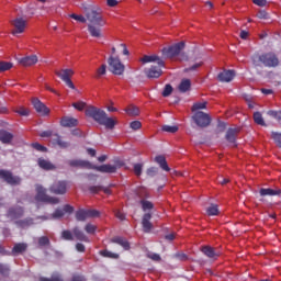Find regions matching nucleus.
Segmentation results:
<instances>
[{
	"instance_id": "1",
	"label": "nucleus",
	"mask_w": 281,
	"mask_h": 281,
	"mask_svg": "<svg viewBox=\"0 0 281 281\" xmlns=\"http://www.w3.org/2000/svg\"><path fill=\"white\" fill-rule=\"evenodd\" d=\"M86 20L88 21V32L92 38H102V27L106 25V21L102 16V9L100 7L92 8L86 12Z\"/></svg>"
},
{
	"instance_id": "2",
	"label": "nucleus",
	"mask_w": 281,
	"mask_h": 281,
	"mask_svg": "<svg viewBox=\"0 0 281 281\" xmlns=\"http://www.w3.org/2000/svg\"><path fill=\"white\" fill-rule=\"evenodd\" d=\"M86 115L87 117H91L97 122V124H100L101 126H105V128L113 130L115 128V124H117V121L113 117H109V114L102 109L95 108V106H88L86 109Z\"/></svg>"
},
{
	"instance_id": "3",
	"label": "nucleus",
	"mask_w": 281,
	"mask_h": 281,
	"mask_svg": "<svg viewBox=\"0 0 281 281\" xmlns=\"http://www.w3.org/2000/svg\"><path fill=\"white\" fill-rule=\"evenodd\" d=\"M35 190H36V195H35L36 201H40L41 203H49L50 205H58V203H60V199L48 195L47 189H45L43 186L36 184Z\"/></svg>"
},
{
	"instance_id": "4",
	"label": "nucleus",
	"mask_w": 281,
	"mask_h": 281,
	"mask_svg": "<svg viewBox=\"0 0 281 281\" xmlns=\"http://www.w3.org/2000/svg\"><path fill=\"white\" fill-rule=\"evenodd\" d=\"M254 65H265V67H278L279 60L273 54L255 55L252 57Z\"/></svg>"
},
{
	"instance_id": "5",
	"label": "nucleus",
	"mask_w": 281,
	"mask_h": 281,
	"mask_svg": "<svg viewBox=\"0 0 281 281\" xmlns=\"http://www.w3.org/2000/svg\"><path fill=\"white\" fill-rule=\"evenodd\" d=\"M183 49H186V42H180L170 47L162 48L161 54L164 58H175L176 56H179Z\"/></svg>"
},
{
	"instance_id": "6",
	"label": "nucleus",
	"mask_w": 281,
	"mask_h": 281,
	"mask_svg": "<svg viewBox=\"0 0 281 281\" xmlns=\"http://www.w3.org/2000/svg\"><path fill=\"white\" fill-rule=\"evenodd\" d=\"M74 206L66 204L61 209H57L52 215L49 216H38L36 217V221H49V218H53L54 221H58V218H63L65 214H72Z\"/></svg>"
},
{
	"instance_id": "7",
	"label": "nucleus",
	"mask_w": 281,
	"mask_h": 281,
	"mask_svg": "<svg viewBox=\"0 0 281 281\" xmlns=\"http://www.w3.org/2000/svg\"><path fill=\"white\" fill-rule=\"evenodd\" d=\"M193 122L196 124V126H200V128H207L210 124H212V117L210 114L203 112V111H198L192 115Z\"/></svg>"
},
{
	"instance_id": "8",
	"label": "nucleus",
	"mask_w": 281,
	"mask_h": 281,
	"mask_svg": "<svg viewBox=\"0 0 281 281\" xmlns=\"http://www.w3.org/2000/svg\"><path fill=\"white\" fill-rule=\"evenodd\" d=\"M108 65L109 71H111V74H114V76H122V74H124L125 67L120 58L110 56L108 58Z\"/></svg>"
},
{
	"instance_id": "9",
	"label": "nucleus",
	"mask_w": 281,
	"mask_h": 281,
	"mask_svg": "<svg viewBox=\"0 0 281 281\" xmlns=\"http://www.w3.org/2000/svg\"><path fill=\"white\" fill-rule=\"evenodd\" d=\"M10 23L14 27V30L11 32L13 36H15V34H23L27 27V20L21 15H18L15 19L11 20Z\"/></svg>"
},
{
	"instance_id": "10",
	"label": "nucleus",
	"mask_w": 281,
	"mask_h": 281,
	"mask_svg": "<svg viewBox=\"0 0 281 281\" xmlns=\"http://www.w3.org/2000/svg\"><path fill=\"white\" fill-rule=\"evenodd\" d=\"M98 216H100V211H98V210H85V209H81V210L76 212L77 221H80L82 223L85 221H87L88 218H98Z\"/></svg>"
},
{
	"instance_id": "11",
	"label": "nucleus",
	"mask_w": 281,
	"mask_h": 281,
	"mask_svg": "<svg viewBox=\"0 0 281 281\" xmlns=\"http://www.w3.org/2000/svg\"><path fill=\"white\" fill-rule=\"evenodd\" d=\"M0 179H4L9 186H21V178L13 176L10 171L0 170Z\"/></svg>"
},
{
	"instance_id": "12",
	"label": "nucleus",
	"mask_w": 281,
	"mask_h": 281,
	"mask_svg": "<svg viewBox=\"0 0 281 281\" xmlns=\"http://www.w3.org/2000/svg\"><path fill=\"white\" fill-rule=\"evenodd\" d=\"M49 192H52V194H66L67 193V182H65V181H55L49 187Z\"/></svg>"
},
{
	"instance_id": "13",
	"label": "nucleus",
	"mask_w": 281,
	"mask_h": 281,
	"mask_svg": "<svg viewBox=\"0 0 281 281\" xmlns=\"http://www.w3.org/2000/svg\"><path fill=\"white\" fill-rule=\"evenodd\" d=\"M201 251L204 254V256H206V258H210V260H217L221 256V251L212 246H203Z\"/></svg>"
},
{
	"instance_id": "14",
	"label": "nucleus",
	"mask_w": 281,
	"mask_h": 281,
	"mask_svg": "<svg viewBox=\"0 0 281 281\" xmlns=\"http://www.w3.org/2000/svg\"><path fill=\"white\" fill-rule=\"evenodd\" d=\"M236 78V71L234 70H223L217 75V80L220 82H232Z\"/></svg>"
},
{
	"instance_id": "15",
	"label": "nucleus",
	"mask_w": 281,
	"mask_h": 281,
	"mask_svg": "<svg viewBox=\"0 0 281 281\" xmlns=\"http://www.w3.org/2000/svg\"><path fill=\"white\" fill-rule=\"evenodd\" d=\"M92 170H97L98 172H105L108 175H113L117 172V166L115 165H102V166H93Z\"/></svg>"
},
{
	"instance_id": "16",
	"label": "nucleus",
	"mask_w": 281,
	"mask_h": 281,
	"mask_svg": "<svg viewBox=\"0 0 281 281\" xmlns=\"http://www.w3.org/2000/svg\"><path fill=\"white\" fill-rule=\"evenodd\" d=\"M18 63L23 67H32V65H36V63H38V56L36 55L25 56L23 58L18 59Z\"/></svg>"
},
{
	"instance_id": "17",
	"label": "nucleus",
	"mask_w": 281,
	"mask_h": 281,
	"mask_svg": "<svg viewBox=\"0 0 281 281\" xmlns=\"http://www.w3.org/2000/svg\"><path fill=\"white\" fill-rule=\"evenodd\" d=\"M236 135H238V128L227 130L225 139L228 143V146H236Z\"/></svg>"
},
{
	"instance_id": "18",
	"label": "nucleus",
	"mask_w": 281,
	"mask_h": 281,
	"mask_svg": "<svg viewBox=\"0 0 281 281\" xmlns=\"http://www.w3.org/2000/svg\"><path fill=\"white\" fill-rule=\"evenodd\" d=\"M32 104H33L35 111L37 113H40L41 115H48L49 114V110L43 104V102H41V100L33 99Z\"/></svg>"
},
{
	"instance_id": "19",
	"label": "nucleus",
	"mask_w": 281,
	"mask_h": 281,
	"mask_svg": "<svg viewBox=\"0 0 281 281\" xmlns=\"http://www.w3.org/2000/svg\"><path fill=\"white\" fill-rule=\"evenodd\" d=\"M143 63H157L158 67H165V61L157 55H145L142 59Z\"/></svg>"
},
{
	"instance_id": "20",
	"label": "nucleus",
	"mask_w": 281,
	"mask_h": 281,
	"mask_svg": "<svg viewBox=\"0 0 281 281\" xmlns=\"http://www.w3.org/2000/svg\"><path fill=\"white\" fill-rule=\"evenodd\" d=\"M150 218H153V215L150 213H145L143 215L142 225H143V231L146 234H148V232L153 229V223H150Z\"/></svg>"
},
{
	"instance_id": "21",
	"label": "nucleus",
	"mask_w": 281,
	"mask_h": 281,
	"mask_svg": "<svg viewBox=\"0 0 281 281\" xmlns=\"http://www.w3.org/2000/svg\"><path fill=\"white\" fill-rule=\"evenodd\" d=\"M162 67L151 66L149 69L145 70L147 78H159L164 71H161Z\"/></svg>"
},
{
	"instance_id": "22",
	"label": "nucleus",
	"mask_w": 281,
	"mask_h": 281,
	"mask_svg": "<svg viewBox=\"0 0 281 281\" xmlns=\"http://www.w3.org/2000/svg\"><path fill=\"white\" fill-rule=\"evenodd\" d=\"M69 166H72V168H88L89 170H93V165L87 160H70Z\"/></svg>"
},
{
	"instance_id": "23",
	"label": "nucleus",
	"mask_w": 281,
	"mask_h": 281,
	"mask_svg": "<svg viewBox=\"0 0 281 281\" xmlns=\"http://www.w3.org/2000/svg\"><path fill=\"white\" fill-rule=\"evenodd\" d=\"M37 165L40 168H42V170H56V165L52 164L49 159L38 158Z\"/></svg>"
},
{
	"instance_id": "24",
	"label": "nucleus",
	"mask_w": 281,
	"mask_h": 281,
	"mask_svg": "<svg viewBox=\"0 0 281 281\" xmlns=\"http://www.w3.org/2000/svg\"><path fill=\"white\" fill-rule=\"evenodd\" d=\"M60 125L65 128H71L74 126H78V119L64 116L60 121Z\"/></svg>"
},
{
	"instance_id": "25",
	"label": "nucleus",
	"mask_w": 281,
	"mask_h": 281,
	"mask_svg": "<svg viewBox=\"0 0 281 281\" xmlns=\"http://www.w3.org/2000/svg\"><path fill=\"white\" fill-rule=\"evenodd\" d=\"M14 135L5 130H0V142L2 144H12Z\"/></svg>"
},
{
	"instance_id": "26",
	"label": "nucleus",
	"mask_w": 281,
	"mask_h": 281,
	"mask_svg": "<svg viewBox=\"0 0 281 281\" xmlns=\"http://www.w3.org/2000/svg\"><path fill=\"white\" fill-rule=\"evenodd\" d=\"M56 76L65 82L66 80L71 79V76H74V70L72 69H61L60 71L56 70L55 71Z\"/></svg>"
},
{
	"instance_id": "27",
	"label": "nucleus",
	"mask_w": 281,
	"mask_h": 281,
	"mask_svg": "<svg viewBox=\"0 0 281 281\" xmlns=\"http://www.w3.org/2000/svg\"><path fill=\"white\" fill-rule=\"evenodd\" d=\"M191 88L192 81H190V79H182L178 86V91H180V93H188V91H190Z\"/></svg>"
},
{
	"instance_id": "28",
	"label": "nucleus",
	"mask_w": 281,
	"mask_h": 281,
	"mask_svg": "<svg viewBox=\"0 0 281 281\" xmlns=\"http://www.w3.org/2000/svg\"><path fill=\"white\" fill-rule=\"evenodd\" d=\"M154 161L156 164H158V166H160V168L162 170H165V172H170V167H168V162L166 161V157L165 156H161V155L156 156Z\"/></svg>"
},
{
	"instance_id": "29",
	"label": "nucleus",
	"mask_w": 281,
	"mask_h": 281,
	"mask_svg": "<svg viewBox=\"0 0 281 281\" xmlns=\"http://www.w3.org/2000/svg\"><path fill=\"white\" fill-rule=\"evenodd\" d=\"M9 218H21L23 216V209L21 206L11 207L8 212Z\"/></svg>"
},
{
	"instance_id": "30",
	"label": "nucleus",
	"mask_w": 281,
	"mask_h": 281,
	"mask_svg": "<svg viewBox=\"0 0 281 281\" xmlns=\"http://www.w3.org/2000/svg\"><path fill=\"white\" fill-rule=\"evenodd\" d=\"M112 243H115L116 245H120L125 250L131 249V245L128 244V241L126 239L122 238V237L112 238Z\"/></svg>"
},
{
	"instance_id": "31",
	"label": "nucleus",
	"mask_w": 281,
	"mask_h": 281,
	"mask_svg": "<svg viewBox=\"0 0 281 281\" xmlns=\"http://www.w3.org/2000/svg\"><path fill=\"white\" fill-rule=\"evenodd\" d=\"M18 227H22V229H27V227H32L34 225V220L33 218H25L15 222Z\"/></svg>"
},
{
	"instance_id": "32",
	"label": "nucleus",
	"mask_w": 281,
	"mask_h": 281,
	"mask_svg": "<svg viewBox=\"0 0 281 281\" xmlns=\"http://www.w3.org/2000/svg\"><path fill=\"white\" fill-rule=\"evenodd\" d=\"M72 234H74L75 238H77V240H82L83 243H87V240H88L87 235H85V233L82 231H80V228L75 227L72 229Z\"/></svg>"
},
{
	"instance_id": "33",
	"label": "nucleus",
	"mask_w": 281,
	"mask_h": 281,
	"mask_svg": "<svg viewBox=\"0 0 281 281\" xmlns=\"http://www.w3.org/2000/svg\"><path fill=\"white\" fill-rule=\"evenodd\" d=\"M27 250V244L25 243H20V244H15L13 249H12V254L16 255V254H23V251Z\"/></svg>"
},
{
	"instance_id": "34",
	"label": "nucleus",
	"mask_w": 281,
	"mask_h": 281,
	"mask_svg": "<svg viewBox=\"0 0 281 281\" xmlns=\"http://www.w3.org/2000/svg\"><path fill=\"white\" fill-rule=\"evenodd\" d=\"M125 113H127L130 117H137V115H139V108L135 105H130L128 108L125 109Z\"/></svg>"
},
{
	"instance_id": "35",
	"label": "nucleus",
	"mask_w": 281,
	"mask_h": 281,
	"mask_svg": "<svg viewBox=\"0 0 281 281\" xmlns=\"http://www.w3.org/2000/svg\"><path fill=\"white\" fill-rule=\"evenodd\" d=\"M206 214L209 216H218V205L216 204H211L207 209H206Z\"/></svg>"
},
{
	"instance_id": "36",
	"label": "nucleus",
	"mask_w": 281,
	"mask_h": 281,
	"mask_svg": "<svg viewBox=\"0 0 281 281\" xmlns=\"http://www.w3.org/2000/svg\"><path fill=\"white\" fill-rule=\"evenodd\" d=\"M53 142L57 144L59 148H69V143L63 140V138L58 135L55 136Z\"/></svg>"
},
{
	"instance_id": "37",
	"label": "nucleus",
	"mask_w": 281,
	"mask_h": 281,
	"mask_svg": "<svg viewBox=\"0 0 281 281\" xmlns=\"http://www.w3.org/2000/svg\"><path fill=\"white\" fill-rule=\"evenodd\" d=\"M260 194L261 196H276L277 194L280 193L273 189H261Z\"/></svg>"
},
{
	"instance_id": "38",
	"label": "nucleus",
	"mask_w": 281,
	"mask_h": 281,
	"mask_svg": "<svg viewBox=\"0 0 281 281\" xmlns=\"http://www.w3.org/2000/svg\"><path fill=\"white\" fill-rule=\"evenodd\" d=\"M12 67H14V64L10 63V61H0V71H10V69H12Z\"/></svg>"
},
{
	"instance_id": "39",
	"label": "nucleus",
	"mask_w": 281,
	"mask_h": 281,
	"mask_svg": "<svg viewBox=\"0 0 281 281\" xmlns=\"http://www.w3.org/2000/svg\"><path fill=\"white\" fill-rule=\"evenodd\" d=\"M203 109H207V102H196L192 105L191 111H201Z\"/></svg>"
},
{
	"instance_id": "40",
	"label": "nucleus",
	"mask_w": 281,
	"mask_h": 281,
	"mask_svg": "<svg viewBox=\"0 0 281 281\" xmlns=\"http://www.w3.org/2000/svg\"><path fill=\"white\" fill-rule=\"evenodd\" d=\"M140 205H142L143 212H148V210H153L154 207L153 202L147 200H142Z\"/></svg>"
},
{
	"instance_id": "41",
	"label": "nucleus",
	"mask_w": 281,
	"mask_h": 281,
	"mask_svg": "<svg viewBox=\"0 0 281 281\" xmlns=\"http://www.w3.org/2000/svg\"><path fill=\"white\" fill-rule=\"evenodd\" d=\"M271 138L277 144V146H279V148H281V133L272 132L271 133Z\"/></svg>"
},
{
	"instance_id": "42",
	"label": "nucleus",
	"mask_w": 281,
	"mask_h": 281,
	"mask_svg": "<svg viewBox=\"0 0 281 281\" xmlns=\"http://www.w3.org/2000/svg\"><path fill=\"white\" fill-rule=\"evenodd\" d=\"M254 120L256 124H259L260 126H265V119H262V114H260V112H256L254 114Z\"/></svg>"
},
{
	"instance_id": "43",
	"label": "nucleus",
	"mask_w": 281,
	"mask_h": 281,
	"mask_svg": "<svg viewBox=\"0 0 281 281\" xmlns=\"http://www.w3.org/2000/svg\"><path fill=\"white\" fill-rule=\"evenodd\" d=\"M162 131H165V133H177V131H179V127L176 125H164Z\"/></svg>"
},
{
	"instance_id": "44",
	"label": "nucleus",
	"mask_w": 281,
	"mask_h": 281,
	"mask_svg": "<svg viewBox=\"0 0 281 281\" xmlns=\"http://www.w3.org/2000/svg\"><path fill=\"white\" fill-rule=\"evenodd\" d=\"M147 258H149L150 260H154V262L161 261V256H159V254H156V252H147Z\"/></svg>"
},
{
	"instance_id": "45",
	"label": "nucleus",
	"mask_w": 281,
	"mask_h": 281,
	"mask_svg": "<svg viewBox=\"0 0 281 281\" xmlns=\"http://www.w3.org/2000/svg\"><path fill=\"white\" fill-rule=\"evenodd\" d=\"M69 16H70V19H74L75 21H78L79 23H87V18H85L83 15H78L76 13H72Z\"/></svg>"
},
{
	"instance_id": "46",
	"label": "nucleus",
	"mask_w": 281,
	"mask_h": 281,
	"mask_svg": "<svg viewBox=\"0 0 281 281\" xmlns=\"http://www.w3.org/2000/svg\"><path fill=\"white\" fill-rule=\"evenodd\" d=\"M101 255H103L104 258H114V259L120 258V255H117L115 252H111L109 250L101 251Z\"/></svg>"
},
{
	"instance_id": "47",
	"label": "nucleus",
	"mask_w": 281,
	"mask_h": 281,
	"mask_svg": "<svg viewBox=\"0 0 281 281\" xmlns=\"http://www.w3.org/2000/svg\"><path fill=\"white\" fill-rule=\"evenodd\" d=\"M40 281H63V277H60V274H58V273H55L52 276L50 279L41 278Z\"/></svg>"
},
{
	"instance_id": "48",
	"label": "nucleus",
	"mask_w": 281,
	"mask_h": 281,
	"mask_svg": "<svg viewBox=\"0 0 281 281\" xmlns=\"http://www.w3.org/2000/svg\"><path fill=\"white\" fill-rule=\"evenodd\" d=\"M100 76H106V65H101L100 68L97 69V78H100Z\"/></svg>"
},
{
	"instance_id": "49",
	"label": "nucleus",
	"mask_w": 281,
	"mask_h": 281,
	"mask_svg": "<svg viewBox=\"0 0 281 281\" xmlns=\"http://www.w3.org/2000/svg\"><path fill=\"white\" fill-rule=\"evenodd\" d=\"M159 172V169L157 167H150L147 169L146 173L147 177H156V175Z\"/></svg>"
},
{
	"instance_id": "50",
	"label": "nucleus",
	"mask_w": 281,
	"mask_h": 281,
	"mask_svg": "<svg viewBox=\"0 0 281 281\" xmlns=\"http://www.w3.org/2000/svg\"><path fill=\"white\" fill-rule=\"evenodd\" d=\"M74 109H77V111H85V106H87L86 102L79 101L76 103H72Z\"/></svg>"
},
{
	"instance_id": "51",
	"label": "nucleus",
	"mask_w": 281,
	"mask_h": 281,
	"mask_svg": "<svg viewBox=\"0 0 281 281\" xmlns=\"http://www.w3.org/2000/svg\"><path fill=\"white\" fill-rule=\"evenodd\" d=\"M61 238L64 240H74V235L69 231L61 232Z\"/></svg>"
},
{
	"instance_id": "52",
	"label": "nucleus",
	"mask_w": 281,
	"mask_h": 281,
	"mask_svg": "<svg viewBox=\"0 0 281 281\" xmlns=\"http://www.w3.org/2000/svg\"><path fill=\"white\" fill-rule=\"evenodd\" d=\"M130 127L132 128V131H139V128H142V122L139 121H133L130 124Z\"/></svg>"
},
{
	"instance_id": "53",
	"label": "nucleus",
	"mask_w": 281,
	"mask_h": 281,
	"mask_svg": "<svg viewBox=\"0 0 281 281\" xmlns=\"http://www.w3.org/2000/svg\"><path fill=\"white\" fill-rule=\"evenodd\" d=\"M143 168H144V165H142V164L134 165V172L137 177H139L142 175Z\"/></svg>"
},
{
	"instance_id": "54",
	"label": "nucleus",
	"mask_w": 281,
	"mask_h": 281,
	"mask_svg": "<svg viewBox=\"0 0 281 281\" xmlns=\"http://www.w3.org/2000/svg\"><path fill=\"white\" fill-rule=\"evenodd\" d=\"M170 93H172V86L166 85V87L162 91L164 98H168V95H170Z\"/></svg>"
},
{
	"instance_id": "55",
	"label": "nucleus",
	"mask_w": 281,
	"mask_h": 281,
	"mask_svg": "<svg viewBox=\"0 0 281 281\" xmlns=\"http://www.w3.org/2000/svg\"><path fill=\"white\" fill-rule=\"evenodd\" d=\"M38 245H40L41 247H45L46 245H49V238H48V237H45V236L40 237V238H38Z\"/></svg>"
},
{
	"instance_id": "56",
	"label": "nucleus",
	"mask_w": 281,
	"mask_h": 281,
	"mask_svg": "<svg viewBox=\"0 0 281 281\" xmlns=\"http://www.w3.org/2000/svg\"><path fill=\"white\" fill-rule=\"evenodd\" d=\"M268 115L274 117V120H281V111H268Z\"/></svg>"
},
{
	"instance_id": "57",
	"label": "nucleus",
	"mask_w": 281,
	"mask_h": 281,
	"mask_svg": "<svg viewBox=\"0 0 281 281\" xmlns=\"http://www.w3.org/2000/svg\"><path fill=\"white\" fill-rule=\"evenodd\" d=\"M87 234H95V225L87 224L85 227Z\"/></svg>"
},
{
	"instance_id": "58",
	"label": "nucleus",
	"mask_w": 281,
	"mask_h": 281,
	"mask_svg": "<svg viewBox=\"0 0 281 281\" xmlns=\"http://www.w3.org/2000/svg\"><path fill=\"white\" fill-rule=\"evenodd\" d=\"M16 113H19V115L27 116L30 115V110L27 108H20L16 110Z\"/></svg>"
},
{
	"instance_id": "59",
	"label": "nucleus",
	"mask_w": 281,
	"mask_h": 281,
	"mask_svg": "<svg viewBox=\"0 0 281 281\" xmlns=\"http://www.w3.org/2000/svg\"><path fill=\"white\" fill-rule=\"evenodd\" d=\"M114 214L116 216V218H119V221H125L126 220V215L122 212H120V210H115Z\"/></svg>"
},
{
	"instance_id": "60",
	"label": "nucleus",
	"mask_w": 281,
	"mask_h": 281,
	"mask_svg": "<svg viewBox=\"0 0 281 281\" xmlns=\"http://www.w3.org/2000/svg\"><path fill=\"white\" fill-rule=\"evenodd\" d=\"M226 124H225V122H218V124H217V133H223V131H225V128H226Z\"/></svg>"
},
{
	"instance_id": "61",
	"label": "nucleus",
	"mask_w": 281,
	"mask_h": 281,
	"mask_svg": "<svg viewBox=\"0 0 281 281\" xmlns=\"http://www.w3.org/2000/svg\"><path fill=\"white\" fill-rule=\"evenodd\" d=\"M255 5H259L260 8H265L267 5V0H252Z\"/></svg>"
},
{
	"instance_id": "62",
	"label": "nucleus",
	"mask_w": 281,
	"mask_h": 281,
	"mask_svg": "<svg viewBox=\"0 0 281 281\" xmlns=\"http://www.w3.org/2000/svg\"><path fill=\"white\" fill-rule=\"evenodd\" d=\"M91 194H98L100 190H102V187H90L89 188Z\"/></svg>"
},
{
	"instance_id": "63",
	"label": "nucleus",
	"mask_w": 281,
	"mask_h": 281,
	"mask_svg": "<svg viewBox=\"0 0 281 281\" xmlns=\"http://www.w3.org/2000/svg\"><path fill=\"white\" fill-rule=\"evenodd\" d=\"M71 281H86V279L85 277L77 274L72 277Z\"/></svg>"
},
{
	"instance_id": "64",
	"label": "nucleus",
	"mask_w": 281,
	"mask_h": 281,
	"mask_svg": "<svg viewBox=\"0 0 281 281\" xmlns=\"http://www.w3.org/2000/svg\"><path fill=\"white\" fill-rule=\"evenodd\" d=\"M76 249H77V251H79L80 254L85 252V246H83L82 244H80V243H78V244L76 245Z\"/></svg>"
}]
</instances>
